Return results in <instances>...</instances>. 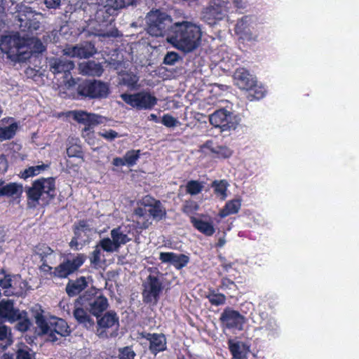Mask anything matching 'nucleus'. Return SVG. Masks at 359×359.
<instances>
[{"instance_id":"nucleus-1","label":"nucleus","mask_w":359,"mask_h":359,"mask_svg":"<svg viewBox=\"0 0 359 359\" xmlns=\"http://www.w3.org/2000/svg\"><path fill=\"white\" fill-rule=\"evenodd\" d=\"M201 37L202 31L198 25L182 21L174 23L167 41L178 50L191 53L199 47Z\"/></svg>"},{"instance_id":"nucleus-2","label":"nucleus","mask_w":359,"mask_h":359,"mask_svg":"<svg viewBox=\"0 0 359 359\" xmlns=\"http://www.w3.org/2000/svg\"><path fill=\"white\" fill-rule=\"evenodd\" d=\"M25 193L29 208L34 209L38 205L47 206L57 196L55 178L39 177L34 180L30 186L25 187Z\"/></svg>"},{"instance_id":"nucleus-3","label":"nucleus","mask_w":359,"mask_h":359,"mask_svg":"<svg viewBox=\"0 0 359 359\" xmlns=\"http://www.w3.org/2000/svg\"><path fill=\"white\" fill-rule=\"evenodd\" d=\"M134 215L137 219L136 226L147 229L151 224L150 218L161 221L166 216V210L161 202L150 195H147L140 201V205L135 208Z\"/></svg>"},{"instance_id":"nucleus-4","label":"nucleus","mask_w":359,"mask_h":359,"mask_svg":"<svg viewBox=\"0 0 359 359\" xmlns=\"http://www.w3.org/2000/svg\"><path fill=\"white\" fill-rule=\"evenodd\" d=\"M147 33L155 37L166 36L170 37V33L174 26L170 15L159 9L151 10L146 16Z\"/></svg>"},{"instance_id":"nucleus-5","label":"nucleus","mask_w":359,"mask_h":359,"mask_svg":"<svg viewBox=\"0 0 359 359\" xmlns=\"http://www.w3.org/2000/svg\"><path fill=\"white\" fill-rule=\"evenodd\" d=\"M77 93L82 98L102 100L107 98L110 93L107 83L97 79H86L79 83Z\"/></svg>"},{"instance_id":"nucleus-6","label":"nucleus","mask_w":359,"mask_h":359,"mask_svg":"<svg viewBox=\"0 0 359 359\" xmlns=\"http://www.w3.org/2000/svg\"><path fill=\"white\" fill-rule=\"evenodd\" d=\"M163 274L156 271V275L149 274L142 284V300L144 304L156 305L164 289L163 283L160 277Z\"/></svg>"},{"instance_id":"nucleus-7","label":"nucleus","mask_w":359,"mask_h":359,"mask_svg":"<svg viewBox=\"0 0 359 359\" xmlns=\"http://www.w3.org/2000/svg\"><path fill=\"white\" fill-rule=\"evenodd\" d=\"M96 318V334L100 338L108 339L118 335L119 317L114 311H108Z\"/></svg>"},{"instance_id":"nucleus-8","label":"nucleus","mask_w":359,"mask_h":359,"mask_svg":"<svg viewBox=\"0 0 359 359\" xmlns=\"http://www.w3.org/2000/svg\"><path fill=\"white\" fill-rule=\"evenodd\" d=\"M121 97L123 102L137 109H151L157 104V98L147 91L133 94L123 93Z\"/></svg>"},{"instance_id":"nucleus-9","label":"nucleus","mask_w":359,"mask_h":359,"mask_svg":"<svg viewBox=\"0 0 359 359\" xmlns=\"http://www.w3.org/2000/svg\"><path fill=\"white\" fill-rule=\"evenodd\" d=\"M230 2L228 0H210L209 5L203 11V18L210 25L222 20L229 11Z\"/></svg>"},{"instance_id":"nucleus-10","label":"nucleus","mask_w":359,"mask_h":359,"mask_svg":"<svg viewBox=\"0 0 359 359\" xmlns=\"http://www.w3.org/2000/svg\"><path fill=\"white\" fill-rule=\"evenodd\" d=\"M86 260V255L82 253L77 254L72 259H66L58 266L54 268L53 277L66 278L79 270Z\"/></svg>"},{"instance_id":"nucleus-11","label":"nucleus","mask_w":359,"mask_h":359,"mask_svg":"<svg viewBox=\"0 0 359 359\" xmlns=\"http://www.w3.org/2000/svg\"><path fill=\"white\" fill-rule=\"evenodd\" d=\"M79 301L81 302V306L88 309L89 313L96 318L102 315L109 306L107 298L102 294L93 296L86 293L79 297Z\"/></svg>"},{"instance_id":"nucleus-12","label":"nucleus","mask_w":359,"mask_h":359,"mask_svg":"<svg viewBox=\"0 0 359 359\" xmlns=\"http://www.w3.org/2000/svg\"><path fill=\"white\" fill-rule=\"evenodd\" d=\"M209 121L211 125L219 128L221 131H228L236 127L233 113L225 109L215 111L210 116Z\"/></svg>"},{"instance_id":"nucleus-13","label":"nucleus","mask_w":359,"mask_h":359,"mask_svg":"<svg viewBox=\"0 0 359 359\" xmlns=\"http://www.w3.org/2000/svg\"><path fill=\"white\" fill-rule=\"evenodd\" d=\"M222 326L226 329L242 330L245 322V317L238 311L226 307L219 317Z\"/></svg>"},{"instance_id":"nucleus-14","label":"nucleus","mask_w":359,"mask_h":359,"mask_svg":"<svg viewBox=\"0 0 359 359\" xmlns=\"http://www.w3.org/2000/svg\"><path fill=\"white\" fill-rule=\"evenodd\" d=\"M24 191L22 184L10 182H7L0 179V198H6L12 203L19 204Z\"/></svg>"},{"instance_id":"nucleus-15","label":"nucleus","mask_w":359,"mask_h":359,"mask_svg":"<svg viewBox=\"0 0 359 359\" xmlns=\"http://www.w3.org/2000/svg\"><path fill=\"white\" fill-rule=\"evenodd\" d=\"M50 71L54 75L62 74V78L67 80L71 76V71L74 68L72 61L60 57H52L48 61Z\"/></svg>"},{"instance_id":"nucleus-16","label":"nucleus","mask_w":359,"mask_h":359,"mask_svg":"<svg viewBox=\"0 0 359 359\" xmlns=\"http://www.w3.org/2000/svg\"><path fill=\"white\" fill-rule=\"evenodd\" d=\"M70 332L69 327L64 319L55 316L50 318V332L48 334L50 341L55 342L58 340L56 334L60 337H67Z\"/></svg>"},{"instance_id":"nucleus-17","label":"nucleus","mask_w":359,"mask_h":359,"mask_svg":"<svg viewBox=\"0 0 359 359\" xmlns=\"http://www.w3.org/2000/svg\"><path fill=\"white\" fill-rule=\"evenodd\" d=\"M142 335L149 342V350L151 354L156 355L167 349V339L164 334L145 332Z\"/></svg>"},{"instance_id":"nucleus-18","label":"nucleus","mask_w":359,"mask_h":359,"mask_svg":"<svg viewBox=\"0 0 359 359\" xmlns=\"http://www.w3.org/2000/svg\"><path fill=\"white\" fill-rule=\"evenodd\" d=\"M73 316L79 325H82L87 330H91L95 326V321L91 317L88 309L81 306V302L79 297L74 302V309Z\"/></svg>"},{"instance_id":"nucleus-19","label":"nucleus","mask_w":359,"mask_h":359,"mask_svg":"<svg viewBox=\"0 0 359 359\" xmlns=\"http://www.w3.org/2000/svg\"><path fill=\"white\" fill-rule=\"evenodd\" d=\"M20 311L15 308L14 302L11 299L0 301V318L10 323H15L20 318Z\"/></svg>"},{"instance_id":"nucleus-20","label":"nucleus","mask_w":359,"mask_h":359,"mask_svg":"<svg viewBox=\"0 0 359 359\" xmlns=\"http://www.w3.org/2000/svg\"><path fill=\"white\" fill-rule=\"evenodd\" d=\"M190 222L198 231L206 236H211L215 232L213 221L208 215L202 214L198 218L191 216Z\"/></svg>"},{"instance_id":"nucleus-21","label":"nucleus","mask_w":359,"mask_h":359,"mask_svg":"<svg viewBox=\"0 0 359 359\" xmlns=\"http://www.w3.org/2000/svg\"><path fill=\"white\" fill-rule=\"evenodd\" d=\"M112 0H96V4L103 5L96 13V19L100 23L111 24L114 21V13L116 10L111 4Z\"/></svg>"},{"instance_id":"nucleus-22","label":"nucleus","mask_w":359,"mask_h":359,"mask_svg":"<svg viewBox=\"0 0 359 359\" xmlns=\"http://www.w3.org/2000/svg\"><path fill=\"white\" fill-rule=\"evenodd\" d=\"M159 259L162 263H168L176 269L180 270L189 262V256L184 254H177L173 252H161Z\"/></svg>"},{"instance_id":"nucleus-23","label":"nucleus","mask_w":359,"mask_h":359,"mask_svg":"<svg viewBox=\"0 0 359 359\" xmlns=\"http://www.w3.org/2000/svg\"><path fill=\"white\" fill-rule=\"evenodd\" d=\"M102 118L100 115L87 113L84 111H76L74 112V119L78 123L85 125V131L102 123Z\"/></svg>"},{"instance_id":"nucleus-24","label":"nucleus","mask_w":359,"mask_h":359,"mask_svg":"<svg viewBox=\"0 0 359 359\" xmlns=\"http://www.w3.org/2000/svg\"><path fill=\"white\" fill-rule=\"evenodd\" d=\"M18 123L14 121L13 117L4 118L0 121V140H9L13 139L18 130Z\"/></svg>"},{"instance_id":"nucleus-25","label":"nucleus","mask_w":359,"mask_h":359,"mask_svg":"<svg viewBox=\"0 0 359 359\" xmlns=\"http://www.w3.org/2000/svg\"><path fill=\"white\" fill-rule=\"evenodd\" d=\"M234 80L236 85L241 90H246L250 88L257 81L256 79L250 74L249 71L243 67L237 68L234 72Z\"/></svg>"},{"instance_id":"nucleus-26","label":"nucleus","mask_w":359,"mask_h":359,"mask_svg":"<svg viewBox=\"0 0 359 359\" xmlns=\"http://www.w3.org/2000/svg\"><path fill=\"white\" fill-rule=\"evenodd\" d=\"M65 55L72 57L89 58L95 53L94 46L91 43L85 46H74L66 47L64 49Z\"/></svg>"},{"instance_id":"nucleus-27","label":"nucleus","mask_w":359,"mask_h":359,"mask_svg":"<svg viewBox=\"0 0 359 359\" xmlns=\"http://www.w3.org/2000/svg\"><path fill=\"white\" fill-rule=\"evenodd\" d=\"M88 287V282L86 277L80 276L75 280H69L66 285L65 291L70 297H75L80 294Z\"/></svg>"},{"instance_id":"nucleus-28","label":"nucleus","mask_w":359,"mask_h":359,"mask_svg":"<svg viewBox=\"0 0 359 359\" xmlns=\"http://www.w3.org/2000/svg\"><path fill=\"white\" fill-rule=\"evenodd\" d=\"M250 20V17L245 15L238 20L235 25V33L243 40L250 41L252 39Z\"/></svg>"},{"instance_id":"nucleus-29","label":"nucleus","mask_w":359,"mask_h":359,"mask_svg":"<svg viewBox=\"0 0 359 359\" xmlns=\"http://www.w3.org/2000/svg\"><path fill=\"white\" fill-rule=\"evenodd\" d=\"M229 349L232 355V359H247L250 352V346L242 341H228Z\"/></svg>"},{"instance_id":"nucleus-30","label":"nucleus","mask_w":359,"mask_h":359,"mask_svg":"<svg viewBox=\"0 0 359 359\" xmlns=\"http://www.w3.org/2000/svg\"><path fill=\"white\" fill-rule=\"evenodd\" d=\"M73 231L74 236H78L81 242L86 243L88 238L87 233L90 231V228L87 220L81 219L74 224Z\"/></svg>"},{"instance_id":"nucleus-31","label":"nucleus","mask_w":359,"mask_h":359,"mask_svg":"<svg viewBox=\"0 0 359 359\" xmlns=\"http://www.w3.org/2000/svg\"><path fill=\"white\" fill-rule=\"evenodd\" d=\"M241 207V201L240 199H232L226 203L224 207L219 211V215L224 218L230 215L236 214Z\"/></svg>"},{"instance_id":"nucleus-32","label":"nucleus","mask_w":359,"mask_h":359,"mask_svg":"<svg viewBox=\"0 0 359 359\" xmlns=\"http://www.w3.org/2000/svg\"><path fill=\"white\" fill-rule=\"evenodd\" d=\"M246 97L249 101L259 100L263 98L266 94L265 88L257 83V81H255L252 86L246 90Z\"/></svg>"},{"instance_id":"nucleus-33","label":"nucleus","mask_w":359,"mask_h":359,"mask_svg":"<svg viewBox=\"0 0 359 359\" xmlns=\"http://www.w3.org/2000/svg\"><path fill=\"white\" fill-rule=\"evenodd\" d=\"M49 168L48 164L41 163V165L30 166L21 171L19 176L20 178L27 180L29 177H32L39 175Z\"/></svg>"},{"instance_id":"nucleus-34","label":"nucleus","mask_w":359,"mask_h":359,"mask_svg":"<svg viewBox=\"0 0 359 359\" xmlns=\"http://www.w3.org/2000/svg\"><path fill=\"white\" fill-rule=\"evenodd\" d=\"M110 234L116 248H119L121 245H125L131 241V238L122 231L121 226L113 229Z\"/></svg>"},{"instance_id":"nucleus-35","label":"nucleus","mask_w":359,"mask_h":359,"mask_svg":"<svg viewBox=\"0 0 359 359\" xmlns=\"http://www.w3.org/2000/svg\"><path fill=\"white\" fill-rule=\"evenodd\" d=\"M139 78L133 72H125L120 74V83L131 89L137 87Z\"/></svg>"},{"instance_id":"nucleus-36","label":"nucleus","mask_w":359,"mask_h":359,"mask_svg":"<svg viewBox=\"0 0 359 359\" xmlns=\"http://www.w3.org/2000/svg\"><path fill=\"white\" fill-rule=\"evenodd\" d=\"M15 323V330L22 333L29 330L32 325V323L28 317V314L25 311H22L20 312V318L18 319Z\"/></svg>"},{"instance_id":"nucleus-37","label":"nucleus","mask_w":359,"mask_h":359,"mask_svg":"<svg viewBox=\"0 0 359 359\" xmlns=\"http://www.w3.org/2000/svg\"><path fill=\"white\" fill-rule=\"evenodd\" d=\"M228 183L225 180H215L212 183V187L214 189V193L222 200H224L226 196Z\"/></svg>"},{"instance_id":"nucleus-38","label":"nucleus","mask_w":359,"mask_h":359,"mask_svg":"<svg viewBox=\"0 0 359 359\" xmlns=\"http://www.w3.org/2000/svg\"><path fill=\"white\" fill-rule=\"evenodd\" d=\"M210 303L216 306L224 305L226 303V296L222 293H216L215 290H210L206 295Z\"/></svg>"},{"instance_id":"nucleus-39","label":"nucleus","mask_w":359,"mask_h":359,"mask_svg":"<svg viewBox=\"0 0 359 359\" xmlns=\"http://www.w3.org/2000/svg\"><path fill=\"white\" fill-rule=\"evenodd\" d=\"M35 322L40 329L41 334L48 335L50 332V318L48 321L43 314L37 313L35 316Z\"/></svg>"},{"instance_id":"nucleus-40","label":"nucleus","mask_w":359,"mask_h":359,"mask_svg":"<svg viewBox=\"0 0 359 359\" xmlns=\"http://www.w3.org/2000/svg\"><path fill=\"white\" fill-rule=\"evenodd\" d=\"M34 252L39 257L40 260H44L53 254L54 250L46 243H39L35 246Z\"/></svg>"},{"instance_id":"nucleus-41","label":"nucleus","mask_w":359,"mask_h":359,"mask_svg":"<svg viewBox=\"0 0 359 359\" xmlns=\"http://www.w3.org/2000/svg\"><path fill=\"white\" fill-rule=\"evenodd\" d=\"M15 43V41L11 36H3L0 42V49L6 54H11L13 53V48L16 47Z\"/></svg>"},{"instance_id":"nucleus-42","label":"nucleus","mask_w":359,"mask_h":359,"mask_svg":"<svg viewBox=\"0 0 359 359\" xmlns=\"http://www.w3.org/2000/svg\"><path fill=\"white\" fill-rule=\"evenodd\" d=\"M103 69L100 64L94 61L88 62L83 67V72L88 75L100 76L102 73Z\"/></svg>"},{"instance_id":"nucleus-43","label":"nucleus","mask_w":359,"mask_h":359,"mask_svg":"<svg viewBox=\"0 0 359 359\" xmlns=\"http://www.w3.org/2000/svg\"><path fill=\"white\" fill-rule=\"evenodd\" d=\"M0 287L4 290V294L9 297L14 294L12 289V276L10 274L4 275V278L0 279Z\"/></svg>"},{"instance_id":"nucleus-44","label":"nucleus","mask_w":359,"mask_h":359,"mask_svg":"<svg viewBox=\"0 0 359 359\" xmlns=\"http://www.w3.org/2000/svg\"><path fill=\"white\" fill-rule=\"evenodd\" d=\"M203 189V182L198 180H189L186 184V192L191 196L198 194Z\"/></svg>"},{"instance_id":"nucleus-45","label":"nucleus","mask_w":359,"mask_h":359,"mask_svg":"<svg viewBox=\"0 0 359 359\" xmlns=\"http://www.w3.org/2000/svg\"><path fill=\"white\" fill-rule=\"evenodd\" d=\"M123 156L125 158V161L128 167L134 166L140 157V150H129L126 151Z\"/></svg>"},{"instance_id":"nucleus-46","label":"nucleus","mask_w":359,"mask_h":359,"mask_svg":"<svg viewBox=\"0 0 359 359\" xmlns=\"http://www.w3.org/2000/svg\"><path fill=\"white\" fill-rule=\"evenodd\" d=\"M199 209V205L196 201L189 200L186 201L183 205L182 210V212L189 215V217L194 216L193 215Z\"/></svg>"},{"instance_id":"nucleus-47","label":"nucleus","mask_w":359,"mask_h":359,"mask_svg":"<svg viewBox=\"0 0 359 359\" xmlns=\"http://www.w3.org/2000/svg\"><path fill=\"white\" fill-rule=\"evenodd\" d=\"M100 246L104 251L107 252H112L114 251H116L118 248H116V244L114 241L110 239L109 238H104L101 239L99 242Z\"/></svg>"},{"instance_id":"nucleus-48","label":"nucleus","mask_w":359,"mask_h":359,"mask_svg":"<svg viewBox=\"0 0 359 359\" xmlns=\"http://www.w3.org/2000/svg\"><path fill=\"white\" fill-rule=\"evenodd\" d=\"M67 155L69 157H76L79 158H83V152L82 148L79 144H72L67 148Z\"/></svg>"},{"instance_id":"nucleus-49","label":"nucleus","mask_w":359,"mask_h":359,"mask_svg":"<svg viewBox=\"0 0 359 359\" xmlns=\"http://www.w3.org/2000/svg\"><path fill=\"white\" fill-rule=\"evenodd\" d=\"M135 352L131 346H125L118 349V359H135Z\"/></svg>"},{"instance_id":"nucleus-50","label":"nucleus","mask_w":359,"mask_h":359,"mask_svg":"<svg viewBox=\"0 0 359 359\" xmlns=\"http://www.w3.org/2000/svg\"><path fill=\"white\" fill-rule=\"evenodd\" d=\"M214 154L218 157L227 158L233 154V151L226 146H216Z\"/></svg>"},{"instance_id":"nucleus-51","label":"nucleus","mask_w":359,"mask_h":359,"mask_svg":"<svg viewBox=\"0 0 359 359\" xmlns=\"http://www.w3.org/2000/svg\"><path fill=\"white\" fill-rule=\"evenodd\" d=\"M31 352L32 350L27 346L18 348L15 353V359H32L34 355Z\"/></svg>"},{"instance_id":"nucleus-52","label":"nucleus","mask_w":359,"mask_h":359,"mask_svg":"<svg viewBox=\"0 0 359 359\" xmlns=\"http://www.w3.org/2000/svg\"><path fill=\"white\" fill-rule=\"evenodd\" d=\"M219 287L223 290H236L237 289L236 284L227 277L221 279V285Z\"/></svg>"},{"instance_id":"nucleus-53","label":"nucleus","mask_w":359,"mask_h":359,"mask_svg":"<svg viewBox=\"0 0 359 359\" xmlns=\"http://www.w3.org/2000/svg\"><path fill=\"white\" fill-rule=\"evenodd\" d=\"M98 135L109 142L114 140L118 137V133L112 129H109L108 130H104L103 131L98 132Z\"/></svg>"},{"instance_id":"nucleus-54","label":"nucleus","mask_w":359,"mask_h":359,"mask_svg":"<svg viewBox=\"0 0 359 359\" xmlns=\"http://www.w3.org/2000/svg\"><path fill=\"white\" fill-rule=\"evenodd\" d=\"M180 59V55L175 52H168L164 57L163 63L168 65H173Z\"/></svg>"},{"instance_id":"nucleus-55","label":"nucleus","mask_w":359,"mask_h":359,"mask_svg":"<svg viewBox=\"0 0 359 359\" xmlns=\"http://www.w3.org/2000/svg\"><path fill=\"white\" fill-rule=\"evenodd\" d=\"M161 123L166 127L172 128L177 126L178 121L170 114H164L162 117Z\"/></svg>"},{"instance_id":"nucleus-56","label":"nucleus","mask_w":359,"mask_h":359,"mask_svg":"<svg viewBox=\"0 0 359 359\" xmlns=\"http://www.w3.org/2000/svg\"><path fill=\"white\" fill-rule=\"evenodd\" d=\"M101 250L97 245L89 257L90 264L97 266L100 262Z\"/></svg>"},{"instance_id":"nucleus-57","label":"nucleus","mask_w":359,"mask_h":359,"mask_svg":"<svg viewBox=\"0 0 359 359\" xmlns=\"http://www.w3.org/2000/svg\"><path fill=\"white\" fill-rule=\"evenodd\" d=\"M136 0H112L111 4L117 11L135 3Z\"/></svg>"},{"instance_id":"nucleus-58","label":"nucleus","mask_w":359,"mask_h":359,"mask_svg":"<svg viewBox=\"0 0 359 359\" xmlns=\"http://www.w3.org/2000/svg\"><path fill=\"white\" fill-rule=\"evenodd\" d=\"M41 264L39 266V269L41 272L43 273L44 275H50L53 277L54 269L48 264V260H41Z\"/></svg>"},{"instance_id":"nucleus-59","label":"nucleus","mask_w":359,"mask_h":359,"mask_svg":"<svg viewBox=\"0 0 359 359\" xmlns=\"http://www.w3.org/2000/svg\"><path fill=\"white\" fill-rule=\"evenodd\" d=\"M11 329L6 325L0 326V341L6 340L9 341L8 344H11Z\"/></svg>"},{"instance_id":"nucleus-60","label":"nucleus","mask_w":359,"mask_h":359,"mask_svg":"<svg viewBox=\"0 0 359 359\" xmlns=\"http://www.w3.org/2000/svg\"><path fill=\"white\" fill-rule=\"evenodd\" d=\"M79 242H81V241L79 240V236H74L69 243L70 248L75 250H79L80 249Z\"/></svg>"},{"instance_id":"nucleus-61","label":"nucleus","mask_w":359,"mask_h":359,"mask_svg":"<svg viewBox=\"0 0 359 359\" xmlns=\"http://www.w3.org/2000/svg\"><path fill=\"white\" fill-rule=\"evenodd\" d=\"M46 6L48 8H55L60 4V0H45Z\"/></svg>"},{"instance_id":"nucleus-62","label":"nucleus","mask_w":359,"mask_h":359,"mask_svg":"<svg viewBox=\"0 0 359 359\" xmlns=\"http://www.w3.org/2000/svg\"><path fill=\"white\" fill-rule=\"evenodd\" d=\"M201 149H208L211 153L214 154V150L215 149V147H214V142L212 140H207L201 147Z\"/></svg>"},{"instance_id":"nucleus-63","label":"nucleus","mask_w":359,"mask_h":359,"mask_svg":"<svg viewBox=\"0 0 359 359\" xmlns=\"http://www.w3.org/2000/svg\"><path fill=\"white\" fill-rule=\"evenodd\" d=\"M112 164L114 165V166H117V167H119V166H123V165H127L126 161H125V158H120V157H116L113 159V161H112Z\"/></svg>"},{"instance_id":"nucleus-64","label":"nucleus","mask_w":359,"mask_h":359,"mask_svg":"<svg viewBox=\"0 0 359 359\" xmlns=\"http://www.w3.org/2000/svg\"><path fill=\"white\" fill-rule=\"evenodd\" d=\"M34 48H36V51L38 53H42L43 50H45V47L39 39L36 41Z\"/></svg>"}]
</instances>
